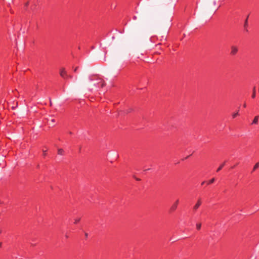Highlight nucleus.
I'll list each match as a JSON object with an SVG mask.
<instances>
[{
	"label": "nucleus",
	"mask_w": 259,
	"mask_h": 259,
	"mask_svg": "<svg viewBox=\"0 0 259 259\" xmlns=\"http://www.w3.org/2000/svg\"><path fill=\"white\" fill-rule=\"evenodd\" d=\"M17 105H18V103H16V107H17Z\"/></svg>",
	"instance_id": "nucleus-26"
},
{
	"label": "nucleus",
	"mask_w": 259,
	"mask_h": 259,
	"mask_svg": "<svg viewBox=\"0 0 259 259\" xmlns=\"http://www.w3.org/2000/svg\"><path fill=\"white\" fill-rule=\"evenodd\" d=\"M214 181H215V179L214 178H212V179H211V180H210L209 181H208L207 182V185L211 184L213 183H214Z\"/></svg>",
	"instance_id": "nucleus-10"
},
{
	"label": "nucleus",
	"mask_w": 259,
	"mask_h": 259,
	"mask_svg": "<svg viewBox=\"0 0 259 259\" xmlns=\"http://www.w3.org/2000/svg\"><path fill=\"white\" fill-rule=\"evenodd\" d=\"M205 183H206V182H205V181H203V182H202L201 183V185L202 186V185H203Z\"/></svg>",
	"instance_id": "nucleus-18"
},
{
	"label": "nucleus",
	"mask_w": 259,
	"mask_h": 259,
	"mask_svg": "<svg viewBox=\"0 0 259 259\" xmlns=\"http://www.w3.org/2000/svg\"><path fill=\"white\" fill-rule=\"evenodd\" d=\"M28 5V3L27 2L26 3V6H27Z\"/></svg>",
	"instance_id": "nucleus-23"
},
{
	"label": "nucleus",
	"mask_w": 259,
	"mask_h": 259,
	"mask_svg": "<svg viewBox=\"0 0 259 259\" xmlns=\"http://www.w3.org/2000/svg\"><path fill=\"white\" fill-rule=\"evenodd\" d=\"M258 120H259V115H258V116H256L254 118V119H253V121H252V122L251 124H257L258 121Z\"/></svg>",
	"instance_id": "nucleus-5"
},
{
	"label": "nucleus",
	"mask_w": 259,
	"mask_h": 259,
	"mask_svg": "<svg viewBox=\"0 0 259 259\" xmlns=\"http://www.w3.org/2000/svg\"><path fill=\"white\" fill-rule=\"evenodd\" d=\"M72 78V75H68V76L67 77V78Z\"/></svg>",
	"instance_id": "nucleus-15"
},
{
	"label": "nucleus",
	"mask_w": 259,
	"mask_h": 259,
	"mask_svg": "<svg viewBox=\"0 0 259 259\" xmlns=\"http://www.w3.org/2000/svg\"><path fill=\"white\" fill-rule=\"evenodd\" d=\"M202 201L201 198H198L196 203L193 207L192 210L194 213H195L197 209L199 208L200 206L202 204Z\"/></svg>",
	"instance_id": "nucleus-1"
},
{
	"label": "nucleus",
	"mask_w": 259,
	"mask_h": 259,
	"mask_svg": "<svg viewBox=\"0 0 259 259\" xmlns=\"http://www.w3.org/2000/svg\"><path fill=\"white\" fill-rule=\"evenodd\" d=\"M231 49V54L232 55H235L238 52V48L236 46H232Z\"/></svg>",
	"instance_id": "nucleus-4"
},
{
	"label": "nucleus",
	"mask_w": 259,
	"mask_h": 259,
	"mask_svg": "<svg viewBox=\"0 0 259 259\" xmlns=\"http://www.w3.org/2000/svg\"><path fill=\"white\" fill-rule=\"evenodd\" d=\"M235 167V165H234V166L231 167V168H234Z\"/></svg>",
	"instance_id": "nucleus-22"
},
{
	"label": "nucleus",
	"mask_w": 259,
	"mask_h": 259,
	"mask_svg": "<svg viewBox=\"0 0 259 259\" xmlns=\"http://www.w3.org/2000/svg\"><path fill=\"white\" fill-rule=\"evenodd\" d=\"M225 164H226V161L224 162L222 164H221L220 165V166L218 168V169H217V172L220 171L225 166Z\"/></svg>",
	"instance_id": "nucleus-6"
},
{
	"label": "nucleus",
	"mask_w": 259,
	"mask_h": 259,
	"mask_svg": "<svg viewBox=\"0 0 259 259\" xmlns=\"http://www.w3.org/2000/svg\"><path fill=\"white\" fill-rule=\"evenodd\" d=\"M85 237H88V234H87V233H85Z\"/></svg>",
	"instance_id": "nucleus-21"
},
{
	"label": "nucleus",
	"mask_w": 259,
	"mask_h": 259,
	"mask_svg": "<svg viewBox=\"0 0 259 259\" xmlns=\"http://www.w3.org/2000/svg\"><path fill=\"white\" fill-rule=\"evenodd\" d=\"M64 150L63 149H61V148H59L58 149V154L59 155H62L64 154Z\"/></svg>",
	"instance_id": "nucleus-9"
},
{
	"label": "nucleus",
	"mask_w": 259,
	"mask_h": 259,
	"mask_svg": "<svg viewBox=\"0 0 259 259\" xmlns=\"http://www.w3.org/2000/svg\"><path fill=\"white\" fill-rule=\"evenodd\" d=\"M134 20H136L137 19V17L136 16H134Z\"/></svg>",
	"instance_id": "nucleus-20"
},
{
	"label": "nucleus",
	"mask_w": 259,
	"mask_h": 259,
	"mask_svg": "<svg viewBox=\"0 0 259 259\" xmlns=\"http://www.w3.org/2000/svg\"><path fill=\"white\" fill-rule=\"evenodd\" d=\"M255 97V88L254 87L253 89V92L252 95V98H254Z\"/></svg>",
	"instance_id": "nucleus-11"
},
{
	"label": "nucleus",
	"mask_w": 259,
	"mask_h": 259,
	"mask_svg": "<svg viewBox=\"0 0 259 259\" xmlns=\"http://www.w3.org/2000/svg\"><path fill=\"white\" fill-rule=\"evenodd\" d=\"M43 153H44V156H45L46 155V151L43 150Z\"/></svg>",
	"instance_id": "nucleus-17"
},
{
	"label": "nucleus",
	"mask_w": 259,
	"mask_h": 259,
	"mask_svg": "<svg viewBox=\"0 0 259 259\" xmlns=\"http://www.w3.org/2000/svg\"><path fill=\"white\" fill-rule=\"evenodd\" d=\"M78 68V67H75V68L74 69V72H76V71L77 70Z\"/></svg>",
	"instance_id": "nucleus-16"
},
{
	"label": "nucleus",
	"mask_w": 259,
	"mask_h": 259,
	"mask_svg": "<svg viewBox=\"0 0 259 259\" xmlns=\"http://www.w3.org/2000/svg\"><path fill=\"white\" fill-rule=\"evenodd\" d=\"M2 246V243L0 242V247Z\"/></svg>",
	"instance_id": "nucleus-25"
},
{
	"label": "nucleus",
	"mask_w": 259,
	"mask_h": 259,
	"mask_svg": "<svg viewBox=\"0 0 259 259\" xmlns=\"http://www.w3.org/2000/svg\"><path fill=\"white\" fill-rule=\"evenodd\" d=\"M259 167V162H257L253 166V169H252V171H251V172H252L253 171H255L256 169H257Z\"/></svg>",
	"instance_id": "nucleus-8"
},
{
	"label": "nucleus",
	"mask_w": 259,
	"mask_h": 259,
	"mask_svg": "<svg viewBox=\"0 0 259 259\" xmlns=\"http://www.w3.org/2000/svg\"><path fill=\"white\" fill-rule=\"evenodd\" d=\"M179 203V200L178 199L176 200V201L172 204L171 207L169 208V212H172L175 211L178 207V205Z\"/></svg>",
	"instance_id": "nucleus-2"
},
{
	"label": "nucleus",
	"mask_w": 259,
	"mask_h": 259,
	"mask_svg": "<svg viewBox=\"0 0 259 259\" xmlns=\"http://www.w3.org/2000/svg\"><path fill=\"white\" fill-rule=\"evenodd\" d=\"M237 114H233V118H234Z\"/></svg>",
	"instance_id": "nucleus-19"
},
{
	"label": "nucleus",
	"mask_w": 259,
	"mask_h": 259,
	"mask_svg": "<svg viewBox=\"0 0 259 259\" xmlns=\"http://www.w3.org/2000/svg\"><path fill=\"white\" fill-rule=\"evenodd\" d=\"M69 134H72V132H70L69 133Z\"/></svg>",
	"instance_id": "nucleus-24"
},
{
	"label": "nucleus",
	"mask_w": 259,
	"mask_h": 259,
	"mask_svg": "<svg viewBox=\"0 0 259 259\" xmlns=\"http://www.w3.org/2000/svg\"><path fill=\"white\" fill-rule=\"evenodd\" d=\"M50 104L52 105L51 101L50 100Z\"/></svg>",
	"instance_id": "nucleus-27"
},
{
	"label": "nucleus",
	"mask_w": 259,
	"mask_h": 259,
	"mask_svg": "<svg viewBox=\"0 0 259 259\" xmlns=\"http://www.w3.org/2000/svg\"><path fill=\"white\" fill-rule=\"evenodd\" d=\"M59 74L62 78L64 79H67L68 74L64 68L62 67L60 69Z\"/></svg>",
	"instance_id": "nucleus-3"
},
{
	"label": "nucleus",
	"mask_w": 259,
	"mask_h": 259,
	"mask_svg": "<svg viewBox=\"0 0 259 259\" xmlns=\"http://www.w3.org/2000/svg\"><path fill=\"white\" fill-rule=\"evenodd\" d=\"M98 84H101V87H103L104 85V81L103 80V79L98 77Z\"/></svg>",
	"instance_id": "nucleus-7"
},
{
	"label": "nucleus",
	"mask_w": 259,
	"mask_h": 259,
	"mask_svg": "<svg viewBox=\"0 0 259 259\" xmlns=\"http://www.w3.org/2000/svg\"><path fill=\"white\" fill-rule=\"evenodd\" d=\"M201 224L200 223H198L196 224V229L198 230H199L201 229Z\"/></svg>",
	"instance_id": "nucleus-13"
},
{
	"label": "nucleus",
	"mask_w": 259,
	"mask_h": 259,
	"mask_svg": "<svg viewBox=\"0 0 259 259\" xmlns=\"http://www.w3.org/2000/svg\"><path fill=\"white\" fill-rule=\"evenodd\" d=\"M248 16L247 17L245 21L244 27V28H246L248 25V22H247V19H248Z\"/></svg>",
	"instance_id": "nucleus-12"
},
{
	"label": "nucleus",
	"mask_w": 259,
	"mask_h": 259,
	"mask_svg": "<svg viewBox=\"0 0 259 259\" xmlns=\"http://www.w3.org/2000/svg\"><path fill=\"white\" fill-rule=\"evenodd\" d=\"M79 220H80V219H75L74 220V223L75 224L77 223L79 221Z\"/></svg>",
	"instance_id": "nucleus-14"
}]
</instances>
